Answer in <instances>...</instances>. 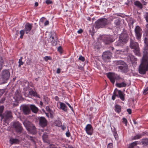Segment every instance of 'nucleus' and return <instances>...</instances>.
<instances>
[{
  "mask_svg": "<svg viewBox=\"0 0 148 148\" xmlns=\"http://www.w3.org/2000/svg\"><path fill=\"white\" fill-rule=\"evenodd\" d=\"M147 71H148V56H143L139 66V73L141 74H144Z\"/></svg>",
  "mask_w": 148,
  "mask_h": 148,
  "instance_id": "1",
  "label": "nucleus"
},
{
  "mask_svg": "<svg viewBox=\"0 0 148 148\" xmlns=\"http://www.w3.org/2000/svg\"><path fill=\"white\" fill-rule=\"evenodd\" d=\"M108 23L107 19L105 18L101 19L98 20L95 23V27L98 28H102Z\"/></svg>",
  "mask_w": 148,
  "mask_h": 148,
  "instance_id": "2",
  "label": "nucleus"
},
{
  "mask_svg": "<svg viewBox=\"0 0 148 148\" xmlns=\"http://www.w3.org/2000/svg\"><path fill=\"white\" fill-rule=\"evenodd\" d=\"M130 47L131 48L134 49L133 51L135 53V55H139L138 46L137 42L131 39Z\"/></svg>",
  "mask_w": 148,
  "mask_h": 148,
  "instance_id": "3",
  "label": "nucleus"
},
{
  "mask_svg": "<svg viewBox=\"0 0 148 148\" xmlns=\"http://www.w3.org/2000/svg\"><path fill=\"white\" fill-rule=\"evenodd\" d=\"M10 76V74L8 70H3L1 74V78L4 82H5L9 79Z\"/></svg>",
  "mask_w": 148,
  "mask_h": 148,
  "instance_id": "4",
  "label": "nucleus"
},
{
  "mask_svg": "<svg viewBox=\"0 0 148 148\" xmlns=\"http://www.w3.org/2000/svg\"><path fill=\"white\" fill-rule=\"evenodd\" d=\"M107 75L108 77L113 84H114L115 79L119 80L120 78L119 76L113 73H107Z\"/></svg>",
  "mask_w": 148,
  "mask_h": 148,
  "instance_id": "5",
  "label": "nucleus"
},
{
  "mask_svg": "<svg viewBox=\"0 0 148 148\" xmlns=\"http://www.w3.org/2000/svg\"><path fill=\"white\" fill-rule=\"evenodd\" d=\"M12 117V116L11 112L9 111H6L3 114V115L2 116L1 120H2L3 119H4L3 120V121L4 122H6L7 119L11 118Z\"/></svg>",
  "mask_w": 148,
  "mask_h": 148,
  "instance_id": "6",
  "label": "nucleus"
},
{
  "mask_svg": "<svg viewBox=\"0 0 148 148\" xmlns=\"http://www.w3.org/2000/svg\"><path fill=\"white\" fill-rule=\"evenodd\" d=\"M13 126L17 132L20 133L22 132L23 128L21 124L18 122L14 123Z\"/></svg>",
  "mask_w": 148,
  "mask_h": 148,
  "instance_id": "7",
  "label": "nucleus"
},
{
  "mask_svg": "<svg viewBox=\"0 0 148 148\" xmlns=\"http://www.w3.org/2000/svg\"><path fill=\"white\" fill-rule=\"evenodd\" d=\"M23 124L25 126L28 131H30L32 129V127L34 130H35V127L31 123L28 121H25L23 122Z\"/></svg>",
  "mask_w": 148,
  "mask_h": 148,
  "instance_id": "8",
  "label": "nucleus"
},
{
  "mask_svg": "<svg viewBox=\"0 0 148 148\" xmlns=\"http://www.w3.org/2000/svg\"><path fill=\"white\" fill-rule=\"evenodd\" d=\"M123 64L118 66V69L122 72H127L128 70L127 65L124 62H123Z\"/></svg>",
  "mask_w": 148,
  "mask_h": 148,
  "instance_id": "9",
  "label": "nucleus"
},
{
  "mask_svg": "<svg viewBox=\"0 0 148 148\" xmlns=\"http://www.w3.org/2000/svg\"><path fill=\"white\" fill-rule=\"evenodd\" d=\"M85 130L87 134L89 135H92L93 133V127L90 124H88L86 125Z\"/></svg>",
  "mask_w": 148,
  "mask_h": 148,
  "instance_id": "10",
  "label": "nucleus"
},
{
  "mask_svg": "<svg viewBox=\"0 0 148 148\" xmlns=\"http://www.w3.org/2000/svg\"><path fill=\"white\" fill-rule=\"evenodd\" d=\"M57 106L59 109H61L65 112L67 111V108L64 103L59 102L57 103Z\"/></svg>",
  "mask_w": 148,
  "mask_h": 148,
  "instance_id": "11",
  "label": "nucleus"
},
{
  "mask_svg": "<svg viewBox=\"0 0 148 148\" xmlns=\"http://www.w3.org/2000/svg\"><path fill=\"white\" fill-rule=\"evenodd\" d=\"M119 38L122 40L123 42L125 43L129 39V36L126 33H123L121 34Z\"/></svg>",
  "mask_w": 148,
  "mask_h": 148,
  "instance_id": "12",
  "label": "nucleus"
},
{
  "mask_svg": "<svg viewBox=\"0 0 148 148\" xmlns=\"http://www.w3.org/2000/svg\"><path fill=\"white\" fill-rule=\"evenodd\" d=\"M103 42L106 44H109L113 41L112 36H106L103 39Z\"/></svg>",
  "mask_w": 148,
  "mask_h": 148,
  "instance_id": "13",
  "label": "nucleus"
},
{
  "mask_svg": "<svg viewBox=\"0 0 148 148\" xmlns=\"http://www.w3.org/2000/svg\"><path fill=\"white\" fill-rule=\"evenodd\" d=\"M135 31L136 36L137 38L139 40L141 36V29L139 26H137L135 28Z\"/></svg>",
  "mask_w": 148,
  "mask_h": 148,
  "instance_id": "14",
  "label": "nucleus"
},
{
  "mask_svg": "<svg viewBox=\"0 0 148 148\" xmlns=\"http://www.w3.org/2000/svg\"><path fill=\"white\" fill-rule=\"evenodd\" d=\"M39 124L42 127L46 126L47 124V121L44 117H41L40 118Z\"/></svg>",
  "mask_w": 148,
  "mask_h": 148,
  "instance_id": "15",
  "label": "nucleus"
},
{
  "mask_svg": "<svg viewBox=\"0 0 148 148\" xmlns=\"http://www.w3.org/2000/svg\"><path fill=\"white\" fill-rule=\"evenodd\" d=\"M22 109L25 114H27L30 112V110L29 107L27 105H23L22 106Z\"/></svg>",
  "mask_w": 148,
  "mask_h": 148,
  "instance_id": "16",
  "label": "nucleus"
},
{
  "mask_svg": "<svg viewBox=\"0 0 148 148\" xmlns=\"http://www.w3.org/2000/svg\"><path fill=\"white\" fill-rule=\"evenodd\" d=\"M32 27V24L29 23H27L25 25L24 31L26 34H27L31 30Z\"/></svg>",
  "mask_w": 148,
  "mask_h": 148,
  "instance_id": "17",
  "label": "nucleus"
},
{
  "mask_svg": "<svg viewBox=\"0 0 148 148\" xmlns=\"http://www.w3.org/2000/svg\"><path fill=\"white\" fill-rule=\"evenodd\" d=\"M114 93H118L119 97L122 100H124V97L123 94V92L120 90H118L117 89H116L114 90Z\"/></svg>",
  "mask_w": 148,
  "mask_h": 148,
  "instance_id": "18",
  "label": "nucleus"
},
{
  "mask_svg": "<svg viewBox=\"0 0 148 148\" xmlns=\"http://www.w3.org/2000/svg\"><path fill=\"white\" fill-rule=\"evenodd\" d=\"M46 110L48 112V113H45L46 115L48 117H49V114L50 115L51 117H53V112L50 110L49 107V106H47L46 108Z\"/></svg>",
  "mask_w": 148,
  "mask_h": 148,
  "instance_id": "19",
  "label": "nucleus"
},
{
  "mask_svg": "<svg viewBox=\"0 0 148 148\" xmlns=\"http://www.w3.org/2000/svg\"><path fill=\"white\" fill-rule=\"evenodd\" d=\"M30 107L32 112L34 113H37L38 111V108L34 105H31Z\"/></svg>",
  "mask_w": 148,
  "mask_h": 148,
  "instance_id": "20",
  "label": "nucleus"
},
{
  "mask_svg": "<svg viewBox=\"0 0 148 148\" xmlns=\"http://www.w3.org/2000/svg\"><path fill=\"white\" fill-rule=\"evenodd\" d=\"M124 43H125L123 42L122 40L119 38L117 41L115 43V45L116 46H122Z\"/></svg>",
  "mask_w": 148,
  "mask_h": 148,
  "instance_id": "21",
  "label": "nucleus"
},
{
  "mask_svg": "<svg viewBox=\"0 0 148 148\" xmlns=\"http://www.w3.org/2000/svg\"><path fill=\"white\" fill-rule=\"evenodd\" d=\"M4 60L5 58L3 56H0V71L2 69Z\"/></svg>",
  "mask_w": 148,
  "mask_h": 148,
  "instance_id": "22",
  "label": "nucleus"
},
{
  "mask_svg": "<svg viewBox=\"0 0 148 148\" xmlns=\"http://www.w3.org/2000/svg\"><path fill=\"white\" fill-rule=\"evenodd\" d=\"M10 142L11 145L13 144H17L19 143V140L18 139L16 138H11Z\"/></svg>",
  "mask_w": 148,
  "mask_h": 148,
  "instance_id": "23",
  "label": "nucleus"
},
{
  "mask_svg": "<svg viewBox=\"0 0 148 148\" xmlns=\"http://www.w3.org/2000/svg\"><path fill=\"white\" fill-rule=\"evenodd\" d=\"M116 86L119 88L125 87L127 85V84L124 82L121 83H116Z\"/></svg>",
  "mask_w": 148,
  "mask_h": 148,
  "instance_id": "24",
  "label": "nucleus"
},
{
  "mask_svg": "<svg viewBox=\"0 0 148 148\" xmlns=\"http://www.w3.org/2000/svg\"><path fill=\"white\" fill-rule=\"evenodd\" d=\"M115 111L119 113L121 111V106L118 105H116L115 106Z\"/></svg>",
  "mask_w": 148,
  "mask_h": 148,
  "instance_id": "25",
  "label": "nucleus"
},
{
  "mask_svg": "<svg viewBox=\"0 0 148 148\" xmlns=\"http://www.w3.org/2000/svg\"><path fill=\"white\" fill-rule=\"evenodd\" d=\"M135 5L138 6L140 8H143V6L141 3L138 1H136L134 3Z\"/></svg>",
  "mask_w": 148,
  "mask_h": 148,
  "instance_id": "26",
  "label": "nucleus"
},
{
  "mask_svg": "<svg viewBox=\"0 0 148 148\" xmlns=\"http://www.w3.org/2000/svg\"><path fill=\"white\" fill-rule=\"evenodd\" d=\"M138 142V141H135L130 144L129 147V148H133L135 146H136Z\"/></svg>",
  "mask_w": 148,
  "mask_h": 148,
  "instance_id": "27",
  "label": "nucleus"
},
{
  "mask_svg": "<svg viewBox=\"0 0 148 148\" xmlns=\"http://www.w3.org/2000/svg\"><path fill=\"white\" fill-rule=\"evenodd\" d=\"M112 55V53L109 51H106L103 52L102 56H109Z\"/></svg>",
  "mask_w": 148,
  "mask_h": 148,
  "instance_id": "28",
  "label": "nucleus"
},
{
  "mask_svg": "<svg viewBox=\"0 0 148 148\" xmlns=\"http://www.w3.org/2000/svg\"><path fill=\"white\" fill-rule=\"evenodd\" d=\"M42 139L44 142H46L48 138V135L47 133L44 134L42 136Z\"/></svg>",
  "mask_w": 148,
  "mask_h": 148,
  "instance_id": "29",
  "label": "nucleus"
},
{
  "mask_svg": "<svg viewBox=\"0 0 148 148\" xmlns=\"http://www.w3.org/2000/svg\"><path fill=\"white\" fill-rule=\"evenodd\" d=\"M117 54L123 55L126 54L125 53H127V51H122L117 50Z\"/></svg>",
  "mask_w": 148,
  "mask_h": 148,
  "instance_id": "30",
  "label": "nucleus"
},
{
  "mask_svg": "<svg viewBox=\"0 0 148 148\" xmlns=\"http://www.w3.org/2000/svg\"><path fill=\"white\" fill-rule=\"evenodd\" d=\"M4 109V107L3 106H0V116H1V118H2V116H3V112Z\"/></svg>",
  "mask_w": 148,
  "mask_h": 148,
  "instance_id": "31",
  "label": "nucleus"
},
{
  "mask_svg": "<svg viewBox=\"0 0 148 148\" xmlns=\"http://www.w3.org/2000/svg\"><path fill=\"white\" fill-rule=\"evenodd\" d=\"M142 136V135L140 134H138L136 135V136H134L133 138V139L134 140H136L139 139L141 138Z\"/></svg>",
  "mask_w": 148,
  "mask_h": 148,
  "instance_id": "32",
  "label": "nucleus"
},
{
  "mask_svg": "<svg viewBox=\"0 0 148 148\" xmlns=\"http://www.w3.org/2000/svg\"><path fill=\"white\" fill-rule=\"evenodd\" d=\"M15 96L17 98H19L21 97V95L20 93L18 91H17L15 93Z\"/></svg>",
  "mask_w": 148,
  "mask_h": 148,
  "instance_id": "33",
  "label": "nucleus"
},
{
  "mask_svg": "<svg viewBox=\"0 0 148 148\" xmlns=\"http://www.w3.org/2000/svg\"><path fill=\"white\" fill-rule=\"evenodd\" d=\"M29 94L31 95L35 96L36 95V93L32 90H30L29 92Z\"/></svg>",
  "mask_w": 148,
  "mask_h": 148,
  "instance_id": "34",
  "label": "nucleus"
},
{
  "mask_svg": "<svg viewBox=\"0 0 148 148\" xmlns=\"http://www.w3.org/2000/svg\"><path fill=\"white\" fill-rule=\"evenodd\" d=\"M101 47V45L99 43L97 45H96L95 46V49L98 50Z\"/></svg>",
  "mask_w": 148,
  "mask_h": 148,
  "instance_id": "35",
  "label": "nucleus"
},
{
  "mask_svg": "<svg viewBox=\"0 0 148 148\" xmlns=\"http://www.w3.org/2000/svg\"><path fill=\"white\" fill-rule=\"evenodd\" d=\"M114 23L116 25H119L120 24V21L119 19H117L115 21Z\"/></svg>",
  "mask_w": 148,
  "mask_h": 148,
  "instance_id": "36",
  "label": "nucleus"
},
{
  "mask_svg": "<svg viewBox=\"0 0 148 148\" xmlns=\"http://www.w3.org/2000/svg\"><path fill=\"white\" fill-rule=\"evenodd\" d=\"M148 40V33L147 34L145 37V40H144V42L146 44H147V41Z\"/></svg>",
  "mask_w": 148,
  "mask_h": 148,
  "instance_id": "37",
  "label": "nucleus"
},
{
  "mask_svg": "<svg viewBox=\"0 0 148 148\" xmlns=\"http://www.w3.org/2000/svg\"><path fill=\"white\" fill-rule=\"evenodd\" d=\"M51 39H53L55 40H56L57 38L56 36H53L51 35V37L49 38V40H51Z\"/></svg>",
  "mask_w": 148,
  "mask_h": 148,
  "instance_id": "38",
  "label": "nucleus"
},
{
  "mask_svg": "<svg viewBox=\"0 0 148 148\" xmlns=\"http://www.w3.org/2000/svg\"><path fill=\"white\" fill-rule=\"evenodd\" d=\"M44 59L45 61H47L48 60H51V58L50 56H46L44 57Z\"/></svg>",
  "mask_w": 148,
  "mask_h": 148,
  "instance_id": "39",
  "label": "nucleus"
},
{
  "mask_svg": "<svg viewBox=\"0 0 148 148\" xmlns=\"http://www.w3.org/2000/svg\"><path fill=\"white\" fill-rule=\"evenodd\" d=\"M123 122L125 124V125H127V120L125 118H123Z\"/></svg>",
  "mask_w": 148,
  "mask_h": 148,
  "instance_id": "40",
  "label": "nucleus"
},
{
  "mask_svg": "<svg viewBox=\"0 0 148 148\" xmlns=\"http://www.w3.org/2000/svg\"><path fill=\"white\" fill-rule=\"evenodd\" d=\"M45 2L47 4H50L52 3V1L51 0H46Z\"/></svg>",
  "mask_w": 148,
  "mask_h": 148,
  "instance_id": "41",
  "label": "nucleus"
},
{
  "mask_svg": "<svg viewBox=\"0 0 148 148\" xmlns=\"http://www.w3.org/2000/svg\"><path fill=\"white\" fill-rule=\"evenodd\" d=\"M79 60L82 62H84L85 61V59L82 56H80L79 58Z\"/></svg>",
  "mask_w": 148,
  "mask_h": 148,
  "instance_id": "42",
  "label": "nucleus"
},
{
  "mask_svg": "<svg viewBox=\"0 0 148 148\" xmlns=\"http://www.w3.org/2000/svg\"><path fill=\"white\" fill-rule=\"evenodd\" d=\"M113 144L112 143L108 144V145L107 148H112Z\"/></svg>",
  "mask_w": 148,
  "mask_h": 148,
  "instance_id": "43",
  "label": "nucleus"
},
{
  "mask_svg": "<svg viewBox=\"0 0 148 148\" xmlns=\"http://www.w3.org/2000/svg\"><path fill=\"white\" fill-rule=\"evenodd\" d=\"M66 135L67 137H70V134L68 130V131L66 132Z\"/></svg>",
  "mask_w": 148,
  "mask_h": 148,
  "instance_id": "44",
  "label": "nucleus"
},
{
  "mask_svg": "<svg viewBox=\"0 0 148 148\" xmlns=\"http://www.w3.org/2000/svg\"><path fill=\"white\" fill-rule=\"evenodd\" d=\"M66 104L71 109V110L73 111V108L71 106V105L69 103H68L67 102H66Z\"/></svg>",
  "mask_w": 148,
  "mask_h": 148,
  "instance_id": "45",
  "label": "nucleus"
},
{
  "mask_svg": "<svg viewBox=\"0 0 148 148\" xmlns=\"http://www.w3.org/2000/svg\"><path fill=\"white\" fill-rule=\"evenodd\" d=\"M19 67H20L22 65H23V62H22V60H19Z\"/></svg>",
  "mask_w": 148,
  "mask_h": 148,
  "instance_id": "46",
  "label": "nucleus"
},
{
  "mask_svg": "<svg viewBox=\"0 0 148 148\" xmlns=\"http://www.w3.org/2000/svg\"><path fill=\"white\" fill-rule=\"evenodd\" d=\"M148 87H147L143 91V93L145 94H146L147 93V92L148 91Z\"/></svg>",
  "mask_w": 148,
  "mask_h": 148,
  "instance_id": "47",
  "label": "nucleus"
},
{
  "mask_svg": "<svg viewBox=\"0 0 148 148\" xmlns=\"http://www.w3.org/2000/svg\"><path fill=\"white\" fill-rule=\"evenodd\" d=\"M114 95H113L112 97V99L113 100H114L115 99L116 96H118V95H116V93H114Z\"/></svg>",
  "mask_w": 148,
  "mask_h": 148,
  "instance_id": "48",
  "label": "nucleus"
},
{
  "mask_svg": "<svg viewBox=\"0 0 148 148\" xmlns=\"http://www.w3.org/2000/svg\"><path fill=\"white\" fill-rule=\"evenodd\" d=\"M58 51L60 53L62 52V49L61 47L60 46L58 48Z\"/></svg>",
  "mask_w": 148,
  "mask_h": 148,
  "instance_id": "49",
  "label": "nucleus"
},
{
  "mask_svg": "<svg viewBox=\"0 0 148 148\" xmlns=\"http://www.w3.org/2000/svg\"><path fill=\"white\" fill-rule=\"evenodd\" d=\"M49 21H46L45 22L44 24V25L46 26L49 25Z\"/></svg>",
  "mask_w": 148,
  "mask_h": 148,
  "instance_id": "50",
  "label": "nucleus"
},
{
  "mask_svg": "<svg viewBox=\"0 0 148 148\" xmlns=\"http://www.w3.org/2000/svg\"><path fill=\"white\" fill-rule=\"evenodd\" d=\"M24 30H21L20 32V34L21 35H24Z\"/></svg>",
  "mask_w": 148,
  "mask_h": 148,
  "instance_id": "51",
  "label": "nucleus"
},
{
  "mask_svg": "<svg viewBox=\"0 0 148 148\" xmlns=\"http://www.w3.org/2000/svg\"><path fill=\"white\" fill-rule=\"evenodd\" d=\"M127 111L128 112V113L129 114H130L132 112V110H131L130 109H128L127 110Z\"/></svg>",
  "mask_w": 148,
  "mask_h": 148,
  "instance_id": "52",
  "label": "nucleus"
},
{
  "mask_svg": "<svg viewBox=\"0 0 148 148\" xmlns=\"http://www.w3.org/2000/svg\"><path fill=\"white\" fill-rule=\"evenodd\" d=\"M50 41V42H51L52 44H53L55 43V42H56V40H54L53 39H51V40H49Z\"/></svg>",
  "mask_w": 148,
  "mask_h": 148,
  "instance_id": "53",
  "label": "nucleus"
},
{
  "mask_svg": "<svg viewBox=\"0 0 148 148\" xmlns=\"http://www.w3.org/2000/svg\"><path fill=\"white\" fill-rule=\"evenodd\" d=\"M83 32V30L81 29H80L79 30L77 31V33L78 34H81Z\"/></svg>",
  "mask_w": 148,
  "mask_h": 148,
  "instance_id": "54",
  "label": "nucleus"
},
{
  "mask_svg": "<svg viewBox=\"0 0 148 148\" xmlns=\"http://www.w3.org/2000/svg\"><path fill=\"white\" fill-rule=\"evenodd\" d=\"M60 72V69L58 68L57 69V73H59Z\"/></svg>",
  "mask_w": 148,
  "mask_h": 148,
  "instance_id": "55",
  "label": "nucleus"
},
{
  "mask_svg": "<svg viewBox=\"0 0 148 148\" xmlns=\"http://www.w3.org/2000/svg\"><path fill=\"white\" fill-rule=\"evenodd\" d=\"M66 128V127L65 126L63 125L62 126L61 128L63 130H64Z\"/></svg>",
  "mask_w": 148,
  "mask_h": 148,
  "instance_id": "56",
  "label": "nucleus"
},
{
  "mask_svg": "<svg viewBox=\"0 0 148 148\" xmlns=\"http://www.w3.org/2000/svg\"><path fill=\"white\" fill-rule=\"evenodd\" d=\"M55 99L57 101H58L59 99L58 97L57 96H56L55 97Z\"/></svg>",
  "mask_w": 148,
  "mask_h": 148,
  "instance_id": "57",
  "label": "nucleus"
},
{
  "mask_svg": "<svg viewBox=\"0 0 148 148\" xmlns=\"http://www.w3.org/2000/svg\"><path fill=\"white\" fill-rule=\"evenodd\" d=\"M57 126H58V127H60L61 125V123L59 121V125H57Z\"/></svg>",
  "mask_w": 148,
  "mask_h": 148,
  "instance_id": "58",
  "label": "nucleus"
},
{
  "mask_svg": "<svg viewBox=\"0 0 148 148\" xmlns=\"http://www.w3.org/2000/svg\"><path fill=\"white\" fill-rule=\"evenodd\" d=\"M38 5V3L37 2H36L35 3V6L37 7Z\"/></svg>",
  "mask_w": 148,
  "mask_h": 148,
  "instance_id": "59",
  "label": "nucleus"
},
{
  "mask_svg": "<svg viewBox=\"0 0 148 148\" xmlns=\"http://www.w3.org/2000/svg\"><path fill=\"white\" fill-rule=\"evenodd\" d=\"M45 19V18H42L41 19V22L42 23H43V20L44 19Z\"/></svg>",
  "mask_w": 148,
  "mask_h": 148,
  "instance_id": "60",
  "label": "nucleus"
},
{
  "mask_svg": "<svg viewBox=\"0 0 148 148\" xmlns=\"http://www.w3.org/2000/svg\"><path fill=\"white\" fill-rule=\"evenodd\" d=\"M146 21L148 22V15L146 16Z\"/></svg>",
  "mask_w": 148,
  "mask_h": 148,
  "instance_id": "61",
  "label": "nucleus"
},
{
  "mask_svg": "<svg viewBox=\"0 0 148 148\" xmlns=\"http://www.w3.org/2000/svg\"><path fill=\"white\" fill-rule=\"evenodd\" d=\"M23 35H21V36H20V38H23Z\"/></svg>",
  "mask_w": 148,
  "mask_h": 148,
  "instance_id": "62",
  "label": "nucleus"
},
{
  "mask_svg": "<svg viewBox=\"0 0 148 148\" xmlns=\"http://www.w3.org/2000/svg\"><path fill=\"white\" fill-rule=\"evenodd\" d=\"M79 69H83V67L82 66H80V67H79Z\"/></svg>",
  "mask_w": 148,
  "mask_h": 148,
  "instance_id": "63",
  "label": "nucleus"
},
{
  "mask_svg": "<svg viewBox=\"0 0 148 148\" xmlns=\"http://www.w3.org/2000/svg\"><path fill=\"white\" fill-rule=\"evenodd\" d=\"M116 135H117V134L116 133H115L114 134V136L115 138H116Z\"/></svg>",
  "mask_w": 148,
  "mask_h": 148,
  "instance_id": "64",
  "label": "nucleus"
}]
</instances>
